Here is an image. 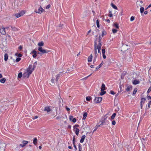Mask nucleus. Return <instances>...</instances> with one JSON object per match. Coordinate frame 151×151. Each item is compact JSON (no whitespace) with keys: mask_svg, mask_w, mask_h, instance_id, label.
Masks as SVG:
<instances>
[{"mask_svg":"<svg viewBox=\"0 0 151 151\" xmlns=\"http://www.w3.org/2000/svg\"><path fill=\"white\" fill-rule=\"evenodd\" d=\"M32 68L31 65H29L28 68H27L26 72H25L23 75V77L24 78H28L30 74H31L32 72L31 71L30 69Z\"/></svg>","mask_w":151,"mask_h":151,"instance_id":"nucleus-1","label":"nucleus"},{"mask_svg":"<svg viewBox=\"0 0 151 151\" xmlns=\"http://www.w3.org/2000/svg\"><path fill=\"white\" fill-rule=\"evenodd\" d=\"M101 39V38H96L94 42V45L96 43V46H97V48H100L102 46Z\"/></svg>","mask_w":151,"mask_h":151,"instance_id":"nucleus-2","label":"nucleus"},{"mask_svg":"<svg viewBox=\"0 0 151 151\" xmlns=\"http://www.w3.org/2000/svg\"><path fill=\"white\" fill-rule=\"evenodd\" d=\"M129 46L128 45L123 44L121 48V51L123 52L129 49Z\"/></svg>","mask_w":151,"mask_h":151,"instance_id":"nucleus-3","label":"nucleus"},{"mask_svg":"<svg viewBox=\"0 0 151 151\" xmlns=\"http://www.w3.org/2000/svg\"><path fill=\"white\" fill-rule=\"evenodd\" d=\"M5 144L0 141V151H4Z\"/></svg>","mask_w":151,"mask_h":151,"instance_id":"nucleus-4","label":"nucleus"},{"mask_svg":"<svg viewBox=\"0 0 151 151\" xmlns=\"http://www.w3.org/2000/svg\"><path fill=\"white\" fill-rule=\"evenodd\" d=\"M44 11V9L41 6H40L38 9V11H37V10H36L35 11V12L36 13L41 14Z\"/></svg>","mask_w":151,"mask_h":151,"instance_id":"nucleus-5","label":"nucleus"},{"mask_svg":"<svg viewBox=\"0 0 151 151\" xmlns=\"http://www.w3.org/2000/svg\"><path fill=\"white\" fill-rule=\"evenodd\" d=\"M0 48L1 50L4 53L6 52L7 50V48L6 46H4L3 45H1Z\"/></svg>","mask_w":151,"mask_h":151,"instance_id":"nucleus-6","label":"nucleus"},{"mask_svg":"<svg viewBox=\"0 0 151 151\" xmlns=\"http://www.w3.org/2000/svg\"><path fill=\"white\" fill-rule=\"evenodd\" d=\"M60 74H56L55 73H53L52 75V78H55V77H56L55 80L57 81L58 80L59 78L60 77Z\"/></svg>","mask_w":151,"mask_h":151,"instance_id":"nucleus-7","label":"nucleus"},{"mask_svg":"<svg viewBox=\"0 0 151 151\" xmlns=\"http://www.w3.org/2000/svg\"><path fill=\"white\" fill-rule=\"evenodd\" d=\"M102 100L101 97H95L94 101L97 103H100Z\"/></svg>","mask_w":151,"mask_h":151,"instance_id":"nucleus-8","label":"nucleus"},{"mask_svg":"<svg viewBox=\"0 0 151 151\" xmlns=\"http://www.w3.org/2000/svg\"><path fill=\"white\" fill-rule=\"evenodd\" d=\"M28 141L24 140L22 142L23 144H20L19 145V146L22 147H24L26 144L28 143Z\"/></svg>","mask_w":151,"mask_h":151,"instance_id":"nucleus-9","label":"nucleus"},{"mask_svg":"<svg viewBox=\"0 0 151 151\" xmlns=\"http://www.w3.org/2000/svg\"><path fill=\"white\" fill-rule=\"evenodd\" d=\"M146 101V99L144 98H142L141 99V101L140 102L141 108L142 109V106L144 104L145 101Z\"/></svg>","mask_w":151,"mask_h":151,"instance_id":"nucleus-10","label":"nucleus"},{"mask_svg":"<svg viewBox=\"0 0 151 151\" xmlns=\"http://www.w3.org/2000/svg\"><path fill=\"white\" fill-rule=\"evenodd\" d=\"M5 28L3 27L2 28H1L0 29V32L2 35H5L6 34V32L5 30Z\"/></svg>","mask_w":151,"mask_h":151,"instance_id":"nucleus-11","label":"nucleus"},{"mask_svg":"<svg viewBox=\"0 0 151 151\" xmlns=\"http://www.w3.org/2000/svg\"><path fill=\"white\" fill-rule=\"evenodd\" d=\"M52 110L50 109L49 106H46V107L44 109V111H46L47 113L50 112Z\"/></svg>","mask_w":151,"mask_h":151,"instance_id":"nucleus-12","label":"nucleus"},{"mask_svg":"<svg viewBox=\"0 0 151 151\" xmlns=\"http://www.w3.org/2000/svg\"><path fill=\"white\" fill-rule=\"evenodd\" d=\"M96 43L94 45V49L95 57L96 58L98 56V54L97 52V46H96Z\"/></svg>","mask_w":151,"mask_h":151,"instance_id":"nucleus-13","label":"nucleus"},{"mask_svg":"<svg viewBox=\"0 0 151 151\" xmlns=\"http://www.w3.org/2000/svg\"><path fill=\"white\" fill-rule=\"evenodd\" d=\"M96 43L94 45V49L95 57L96 58L98 56V54L97 52V46H96Z\"/></svg>","mask_w":151,"mask_h":151,"instance_id":"nucleus-14","label":"nucleus"},{"mask_svg":"<svg viewBox=\"0 0 151 151\" xmlns=\"http://www.w3.org/2000/svg\"><path fill=\"white\" fill-rule=\"evenodd\" d=\"M107 115H105L104 118H102L101 120V122L103 123H105V120L107 118L108 116H107Z\"/></svg>","mask_w":151,"mask_h":151,"instance_id":"nucleus-15","label":"nucleus"},{"mask_svg":"<svg viewBox=\"0 0 151 151\" xmlns=\"http://www.w3.org/2000/svg\"><path fill=\"white\" fill-rule=\"evenodd\" d=\"M54 78L52 77V78L50 82L49 83L50 85L52 86H54L55 85L54 81Z\"/></svg>","mask_w":151,"mask_h":151,"instance_id":"nucleus-16","label":"nucleus"},{"mask_svg":"<svg viewBox=\"0 0 151 151\" xmlns=\"http://www.w3.org/2000/svg\"><path fill=\"white\" fill-rule=\"evenodd\" d=\"M140 81L139 80H134L132 81V83L133 84L136 85L138 84L139 83Z\"/></svg>","mask_w":151,"mask_h":151,"instance_id":"nucleus-17","label":"nucleus"},{"mask_svg":"<svg viewBox=\"0 0 151 151\" xmlns=\"http://www.w3.org/2000/svg\"><path fill=\"white\" fill-rule=\"evenodd\" d=\"M106 32L104 30H103V31H102V33L101 34V35H100L99 36V38H100L101 36H102V37H103L105 35H106Z\"/></svg>","mask_w":151,"mask_h":151,"instance_id":"nucleus-18","label":"nucleus"},{"mask_svg":"<svg viewBox=\"0 0 151 151\" xmlns=\"http://www.w3.org/2000/svg\"><path fill=\"white\" fill-rule=\"evenodd\" d=\"M85 137H86L85 135H83L81 137V138L80 140V142L81 143H83V142L84 140L85 139Z\"/></svg>","mask_w":151,"mask_h":151,"instance_id":"nucleus-19","label":"nucleus"},{"mask_svg":"<svg viewBox=\"0 0 151 151\" xmlns=\"http://www.w3.org/2000/svg\"><path fill=\"white\" fill-rule=\"evenodd\" d=\"M4 107L3 106H0V114L2 112H4L5 110H4Z\"/></svg>","mask_w":151,"mask_h":151,"instance_id":"nucleus-20","label":"nucleus"},{"mask_svg":"<svg viewBox=\"0 0 151 151\" xmlns=\"http://www.w3.org/2000/svg\"><path fill=\"white\" fill-rule=\"evenodd\" d=\"M50 52V51L48 50H45L42 49V50H41V52H42V54H44L45 53H47L49 52Z\"/></svg>","mask_w":151,"mask_h":151,"instance_id":"nucleus-21","label":"nucleus"},{"mask_svg":"<svg viewBox=\"0 0 151 151\" xmlns=\"http://www.w3.org/2000/svg\"><path fill=\"white\" fill-rule=\"evenodd\" d=\"M92 55L91 54L88 58V62H91L92 59Z\"/></svg>","mask_w":151,"mask_h":151,"instance_id":"nucleus-22","label":"nucleus"},{"mask_svg":"<svg viewBox=\"0 0 151 151\" xmlns=\"http://www.w3.org/2000/svg\"><path fill=\"white\" fill-rule=\"evenodd\" d=\"M105 84L104 83H102L101 88V91H104L105 90Z\"/></svg>","mask_w":151,"mask_h":151,"instance_id":"nucleus-23","label":"nucleus"},{"mask_svg":"<svg viewBox=\"0 0 151 151\" xmlns=\"http://www.w3.org/2000/svg\"><path fill=\"white\" fill-rule=\"evenodd\" d=\"M31 65L32 66V68L30 69V70L31 71H32V72L34 70V69L35 68L36 65L33 64V65Z\"/></svg>","mask_w":151,"mask_h":151,"instance_id":"nucleus-24","label":"nucleus"},{"mask_svg":"<svg viewBox=\"0 0 151 151\" xmlns=\"http://www.w3.org/2000/svg\"><path fill=\"white\" fill-rule=\"evenodd\" d=\"M104 63L103 62H102L99 65V66H97L96 68V70H97L98 69L100 68L102 65L104 64Z\"/></svg>","mask_w":151,"mask_h":151,"instance_id":"nucleus-25","label":"nucleus"},{"mask_svg":"<svg viewBox=\"0 0 151 151\" xmlns=\"http://www.w3.org/2000/svg\"><path fill=\"white\" fill-rule=\"evenodd\" d=\"M38 45L40 47L43 46L44 45V42L43 41H42L39 42Z\"/></svg>","mask_w":151,"mask_h":151,"instance_id":"nucleus-26","label":"nucleus"},{"mask_svg":"<svg viewBox=\"0 0 151 151\" xmlns=\"http://www.w3.org/2000/svg\"><path fill=\"white\" fill-rule=\"evenodd\" d=\"M132 89V86H127V88L126 89V90L127 91H130Z\"/></svg>","mask_w":151,"mask_h":151,"instance_id":"nucleus-27","label":"nucleus"},{"mask_svg":"<svg viewBox=\"0 0 151 151\" xmlns=\"http://www.w3.org/2000/svg\"><path fill=\"white\" fill-rule=\"evenodd\" d=\"M11 28H12V29L13 31H16L17 30V29L13 26H11Z\"/></svg>","mask_w":151,"mask_h":151,"instance_id":"nucleus-28","label":"nucleus"},{"mask_svg":"<svg viewBox=\"0 0 151 151\" xmlns=\"http://www.w3.org/2000/svg\"><path fill=\"white\" fill-rule=\"evenodd\" d=\"M116 115V113H114L111 117V119L113 120L114 119Z\"/></svg>","mask_w":151,"mask_h":151,"instance_id":"nucleus-29","label":"nucleus"},{"mask_svg":"<svg viewBox=\"0 0 151 151\" xmlns=\"http://www.w3.org/2000/svg\"><path fill=\"white\" fill-rule=\"evenodd\" d=\"M87 113L86 112H85L83 114V119H85L87 115Z\"/></svg>","mask_w":151,"mask_h":151,"instance_id":"nucleus-30","label":"nucleus"},{"mask_svg":"<svg viewBox=\"0 0 151 151\" xmlns=\"http://www.w3.org/2000/svg\"><path fill=\"white\" fill-rule=\"evenodd\" d=\"M6 79L4 78H2L0 80V81L1 83H4L6 81Z\"/></svg>","mask_w":151,"mask_h":151,"instance_id":"nucleus-31","label":"nucleus"},{"mask_svg":"<svg viewBox=\"0 0 151 151\" xmlns=\"http://www.w3.org/2000/svg\"><path fill=\"white\" fill-rule=\"evenodd\" d=\"M4 60L7 61L8 58V55L7 53H5L4 55Z\"/></svg>","mask_w":151,"mask_h":151,"instance_id":"nucleus-32","label":"nucleus"},{"mask_svg":"<svg viewBox=\"0 0 151 151\" xmlns=\"http://www.w3.org/2000/svg\"><path fill=\"white\" fill-rule=\"evenodd\" d=\"M79 132V129L77 128H76L75 133H76V135H78Z\"/></svg>","mask_w":151,"mask_h":151,"instance_id":"nucleus-33","label":"nucleus"},{"mask_svg":"<svg viewBox=\"0 0 151 151\" xmlns=\"http://www.w3.org/2000/svg\"><path fill=\"white\" fill-rule=\"evenodd\" d=\"M111 6H112V7L113 8H114V9H117V7L114 4H113L112 3L111 4Z\"/></svg>","mask_w":151,"mask_h":151,"instance_id":"nucleus-34","label":"nucleus"},{"mask_svg":"<svg viewBox=\"0 0 151 151\" xmlns=\"http://www.w3.org/2000/svg\"><path fill=\"white\" fill-rule=\"evenodd\" d=\"M144 8L143 7H141L140 8V12L141 13H142L144 12Z\"/></svg>","mask_w":151,"mask_h":151,"instance_id":"nucleus-35","label":"nucleus"},{"mask_svg":"<svg viewBox=\"0 0 151 151\" xmlns=\"http://www.w3.org/2000/svg\"><path fill=\"white\" fill-rule=\"evenodd\" d=\"M37 139L36 138H35L34 139L33 141V143L34 145H36L37 143Z\"/></svg>","mask_w":151,"mask_h":151,"instance_id":"nucleus-36","label":"nucleus"},{"mask_svg":"<svg viewBox=\"0 0 151 151\" xmlns=\"http://www.w3.org/2000/svg\"><path fill=\"white\" fill-rule=\"evenodd\" d=\"M15 16L17 18H19L21 16V15H20L19 13L15 14Z\"/></svg>","mask_w":151,"mask_h":151,"instance_id":"nucleus-37","label":"nucleus"},{"mask_svg":"<svg viewBox=\"0 0 151 151\" xmlns=\"http://www.w3.org/2000/svg\"><path fill=\"white\" fill-rule=\"evenodd\" d=\"M106 93V91H101V92L100 93V94L101 96H102V95H104V94H105Z\"/></svg>","mask_w":151,"mask_h":151,"instance_id":"nucleus-38","label":"nucleus"},{"mask_svg":"<svg viewBox=\"0 0 151 151\" xmlns=\"http://www.w3.org/2000/svg\"><path fill=\"white\" fill-rule=\"evenodd\" d=\"M25 12L24 11H21L19 13L21 16L25 14Z\"/></svg>","mask_w":151,"mask_h":151,"instance_id":"nucleus-39","label":"nucleus"},{"mask_svg":"<svg viewBox=\"0 0 151 151\" xmlns=\"http://www.w3.org/2000/svg\"><path fill=\"white\" fill-rule=\"evenodd\" d=\"M137 88H135L134 90V91L133 92V95H134L136 94V93L137 92Z\"/></svg>","mask_w":151,"mask_h":151,"instance_id":"nucleus-40","label":"nucleus"},{"mask_svg":"<svg viewBox=\"0 0 151 151\" xmlns=\"http://www.w3.org/2000/svg\"><path fill=\"white\" fill-rule=\"evenodd\" d=\"M22 76H23L22 73H20L18 75V78H20Z\"/></svg>","mask_w":151,"mask_h":151,"instance_id":"nucleus-41","label":"nucleus"},{"mask_svg":"<svg viewBox=\"0 0 151 151\" xmlns=\"http://www.w3.org/2000/svg\"><path fill=\"white\" fill-rule=\"evenodd\" d=\"M86 99L87 101H89L91 99V97L90 96H87L86 97Z\"/></svg>","mask_w":151,"mask_h":151,"instance_id":"nucleus-42","label":"nucleus"},{"mask_svg":"<svg viewBox=\"0 0 151 151\" xmlns=\"http://www.w3.org/2000/svg\"><path fill=\"white\" fill-rule=\"evenodd\" d=\"M96 24H97V26L98 27H100V25L99 24V20L97 19L96 20Z\"/></svg>","mask_w":151,"mask_h":151,"instance_id":"nucleus-43","label":"nucleus"},{"mask_svg":"<svg viewBox=\"0 0 151 151\" xmlns=\"http://www.w3.org/2000/svg\"><path fill=\"white\" fill-rule=\"evenodd\" d=\"M114 26L117 29H119V24L117 23H115L114 24Z\"/></svg>","mask_w":151,"mask_h":151,"instance_id":"nucleus-44","label":"nucleus"},{"mask_svg":"<svg viewBox=\"0 0 151 151\" xmlns=\"http://www.w3.org/2000/svg\"><path fill=\"white\" fill-rule=\"evenodd\" d=\"M109 16L110 17H111L113 16V14H112L111 12L110 11H109Z\"/></svg>","mask_w":151,"mask_h":151,"instance_id":"nucleus-45","label":"nucleus"},{"mask_svg":"<svg viewBox=\"0 0 151 151\" xmlns=\"http://www.w3.org/2000/svg\"><path fill=\"white\" fill-rule=\"evenodd\" d=\"M112 32L113 33H115L116 32L117 30L114 29H112Z\"/></svg>","mask_w":151,"mask_h":151,"instance_id":"nucleus-46","label":"nucleus"},{"mask_svg":"<svg viewBox=\"0 0 151 151\" xmlns=\"http://www.w3.org/2000/svg\"><path fill=\"white\" fill-rule=\"evenodd\" d=\"M31 53L32 54H36L37 52L35 50H34L31 52Z\"/></svg>","mask_w":151,"mask_h":151,"instance_id":"nucleus-47","label":"nucleus"},{"mask_svg":"<svg viewBox=\"0 0 151 151\" xmlns=\"http://www.w3.org/2000/svg\"><path fill=\"white\" fill-rule=\"evenodd\" d=\"M21 60V58H17L16 59V61L17 62H19Z\"/></svg>","mask_w":151,"mask_h":151,"instance_id":"nucleus-48","label":"nucleus"},{"mask_svg":"<svg viewBox=\"0 0 151 151\" xmlns=\"http://www.w3.org/2000/svg\"><path fill=\"white\" fill-rule=\"evenodd\" d=\"M78 147H79V150L80 151H81L82 150V147H81V145L80 144L78 145Z\"/></svg>","mask_w":151,"mask_h":151,"instance_id":"nucleus-49","label":"nucleus"},{"mask_svg":"<svg viewBox=\"0 0 151 151\" xmlns=\"http://www.w3.org/2000/svg\"><path fill=\"white\" fill-rule=\"evenodd\" d=\"M134 19V17L132 16L130 18V21H133Z\"/></svg>","mask_w":151,"mask_h":151,"instance_id":"nucleus-50","label":"nucleus"},{"mask_svg":"<svg viewBox=\"0 0 151 151\" xmlns=\"http://www.w3.org/2000/svg\"><path fill=\"white\" fill-rule=\"evenodd\" d=\"M91 74H92V73L91 74L89 75L88 76H87L86 77L84 78H83L82 79V80H86V79L89 77L91 75Z\"/></svg>","mask_w":151,"mask_h":151,"instance_id":"nucleus-51","label":"nucleus"},{"mask_svg":"<svg viewBox=\"0 0 151 151\" xmlns=\"http://www.w3.org/2000/svg\"><path fill=\"white\" fill-rule=\"evenodd\" d=\"M42 47H40L38 48V50L40 52H41V50H42Z\"/></svg>","mask_w":151,"mask_h":151,"instance_id":"nucleus-52","label":"nucleus"},{"mask_svg":"<svg viewBox=\"0 0 151 151\" xmlns=\"http://www.w3.org/2000/svg\"><path fill=\"white\" fill-rule=\"evenodd\" d=\"M116 124V122L114 120H113L112 122V124L113 125H114Z\"/></svg>","mask_w":151,"mask_h":151,"instance_id":"nucleus-53","label":"nucleus"},{"mask_svg":"<svg viewBox=\"0 0 151 151\" xmlns=\"http://www.w3.org/2000/svg\"><path fill=\"white\" fill-rule=\"evenodd\" d=\"M150 91H151V86L149 88L147 91V92L148 93H149Z\"/></svg>","mask_w":151,"mask_h":151,"instance_id":"nucleus-54","label":"nucleus"},{"mask_svg":"<svg viewBox=\"0 0 151 151\" xmlns=\"http://www.w3.org/2000/svg\"><path fill=\"white\" fill-rule=\"evenodd\" d=\"M73 119V116H69V119L71 121L72 120V119Z\"/></svg>","mask_w":151,"mask_h":151,"instance_id":"nucleus-55","label":"nucleus"},{"mask_svg":"<svg viewBox=\"0 0 151 151\" xmlns=\"http://www.w3.org/2000/svg\"><path fill=\"white\" fill-rule=\"evenodd\" d=\"M105 49H102V53L105 54Z\"/></svg>","mask_w":151,"mask_h":151,"instance_id":"nucleus-56","label":"nucleus"},{"mask_svg":"<svg viewBox=\"0 0 151 151\" xmlns=\"http://www.w3.org/2000/svg\"><path fill=\"white\" fill-rule=\"evenodd\" d=\"M50 5L49 4H48L46 7V8L47 9H49L50 8Z\"/></svg>","mask_w":151,"mask_h":151,"instance_id":"nucleus-57","label":"nucleus"},{"mask_svg":"<svg viewBox=\"0 0 151 151\" xmlns=\"http://www.w3.org/2000/svg\"><path fill=\"white\" fill-rule=\"evenodd\" d=\"M110 93L111 94L113 95L115 94L114 92L113 91H110Z\"/></svg>","mask_w":151,"mask_h":151,"instance_id":"nucleus-58","label":"nucleus"},{"mask_svg":"<svg viewBox=\"0 0 151 151\" xmlns=\"http://www.w3.org/2000/svg\"><path fill=\"white\" fill-rule=\"evenodd\" d=\"M98 49V52L99 53H100V54H101V53L100 52V50H101V49L100 48H97V49Z\"/></svg>","mask_w":151,"mask_h":151,"instance_id":"nucleus-59","label":"nucleus"},{"mask_svg":"<svg viewBox=\"0 0 151 151\" xmlns=\"http://www.w3.org/2000/svg\"><path fill=\"white\" fill-rule=\"evenodd\" d=\"M72 122H74V123H75V122H76V118H73L72 120Z\"/></svg>","mask_w":151,"mask_h":151,"instance_id":"nucleus-60","label":"nucleus"},{"mask_svg":"<svg viewBox=\"0 0 151 151\" xmlns=\"http://www.w3.org/2000/svg\"><path fill=\"white\" fill-rule=\"evenodd\" d=\"M102 55L103 58H104V59H106V56L105 55V54H102Z\"/></svg>","mask_w":151,"mask_h":151,"instance_id":"nucleus-61","label":"nucleus"},{"mask_svg":"<svg viewBox=\"0 0 151 151\" xmlns=\"http://www.w3.org/2000/svg\"><path fill=\"white\" fill-rule=\"evenodd\" d=\"M75 137L74 136V137H73V144H75Z\"/></svg>","mask_w":151,"mask_h":151,"instance_id":"nucleus-62","label":"nucleus"},{"mask_svg":"<svg viewBox=\"0 0 151 151\" xmlns=\"http://www.w3.org/2000/svg\"><path fill=\"white\" fill-rule=\"evenodd\" d=\"M151 104V101L148 103V108H150V105Z\"/></svg>","mask_w":151,"mask_h":151,"instance_id":"nucleus-63","label":"nucleus"},{"mask_svg":"<svg viewBox=\"0 0 151 151\" xmlns=\"http://www.w3.org/2000/svg\"><path fill=\"white\" fill-rule=\"evenodd\" d=\"M97 129L98 128H97V127H96V126H95V129H94V130L93 131V133L95 131L97 130Z\"/></svg>","mask_w":151,"mask_h":151,"instance_id":"nucleus-64","label":"nucleus"}]
</instances>
